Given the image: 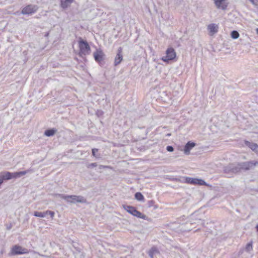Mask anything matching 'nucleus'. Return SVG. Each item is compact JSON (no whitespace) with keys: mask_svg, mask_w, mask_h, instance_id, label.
I'll use <instances>...</instances> for the list:
<instances>
[{"mask_svg":"<svg viewBox=\"0 0 258 258\" xmlns=\"http://www.w3.org/2000/svg\"><path fill=\"white\" fill-rule=\"evenodd\" d=\"M29 253L28 249L23 248L19 245H15L12 246L11 249L10 255H15L19 254H27Z\"/></svg>","mask_w":258,"mask_h":258,"instance_id":"obj_3","label":"nucleus"},{"mask_svg":"<svg viewBox=\"0 0 258 258\" xmlns=\"http://www.w3.org/2000/svg\"><path fill=\"white\" fill-rule=\"evenodd\" d=\"M245 144L254 151H258V145L255 143H251L247 141H244Z\"/></svg>","mask_w":258,"mask_h":258,"instance_id":"obj_15","label":"nucleus"},{"mask_svg":"<svg viewBox=\"0 0 258 258\" xmlns=\"http://www.w3.org/2000/svg\"><path fill=\"white\" fill-rule=\"evenodd\" d=\"M136 200L139 201H143L144 200V197L140 192H136L135 195Z\"/></svg>","mask_w":258,"mask_h":258,"instance_id":"obj_18","label":"nucleus"},{"mask_svg":"<svg viewBox=\"0 0 258 258\" xmlns=\"http://www.w3.org/2000/svg\"><path fill=\"white\" fill-rule=\"evenodd\" d=\"M97 166V164L96 163H93L90 164H89L88 166V168H91V167H96Z\"/></svg>","mask_w":258,"mask_h":258,"instance_id":"obj_26","label":"nucleus"},{"mask_svg":"<svg viewBox=\"0 0 258 258\" xmlns=\"http://www.w3.org/2000/svg\"><path fill=\"white\" fill-rule=\"evenodd\" d=\"M256 33L258 34V28H257V29H256Z\"/></svg>","mask_w":258,"mask_h":258,"instance_id":"obj_30","label":"nucleus"},{"mask_svg":"<svg viewBox=\"0 0 258 258\" xmlns=\"http://www.w3.org/2000/svg\"><path fill=\"white\" fill-rule=\"evenodd\" d=\"M166 149L169 152H172L174 150L172 146H168L167 147Z\"/></svg>","mask_w":258,"mask_h":258,"instance_id":"obj_25","label":"nucleus"},{"mask_svg":"<svg viewBox=\"0 0 258 258\" xmlns=\"http://www.w3.org/2000/svg\"><path fill=\"white\" fill-rule=\"evenodd\" d=\"M250 2L254 5L257 6L258 1L257 0H249Z\"/></svg>","mask_w":258,"mask_h":258,"instance_id":"obj_27","label":"nucleus"},{"mask_svg":"<svg viewBox=\"0 0 258 258\" xmlns=\"http://www.w3.org/2000/svg\"><path fill=\"white\" fill-rule=\"evenodd\" d=\"M258 164L257 161H250L243 164L242 168L245 170H249Z\"/></svg>","mask_w":258,"mask_h":258,"instance_id":"obj_12","label":"nucleus"},{"mask_svg":"<svg viewBox=\"0 0 258 258\" xmlns=\"http://www.w3.org/2000/svg\"><path fill=\"white\" fill-rule=\"evenodd\" d=\"M217 9L225 10L227 9L229 2L228 0H213Z\"/></svg>","mask_w":258,"mask_h":258,"instance_id":"obj_9","label":"nucleus"},{"mask_svg":"<svg viewBox=\"0 0 258 258\" xmlns=\"http://www.w3.org/2000/svg\"><path fill=\"white\" fill-rule=\"evenodd\" d=\"M196 146V144L191 142H188L185 146L184 148V153L186 155H188L190 153V151Z\"/></svg>","mask_w":258,"mask_h":258,"instance_id":"obj_13","label":"nucleus"},{"mask_svg":"<svg viewBox=\"0 0 258 258\" xmlns=\"http://www.w3.org/2000/svg\"><path fill=\"white\" fill-rule=\"evenodd\" d=\"M218 25L211 24L208 25V29L211 35H213L218 31Z\"/></svg>","mask_w":258,"mask_h":258,"instance_id":"obj_14","label":"nucleus"},{"mask_svg":"<svg viewBox=\"0 0 258 258\" xmlns=\"http://www.w3.org/2000/svg\"><path fill=\"white\" fill-rule=\"evenodd\" d=\"M159 251L158 250V249H157L156 247H153L151 248V249L149 251V254L150 255V256L153 258V256L156 253H158Z\"/></svg>","mask_w":258,"mask_h":258,"instance_id":"obj_19","label":"nucleus"},{"mask_svg":"<svg viewBox=\"0 0 258 258\" xmlns=\"http://www.w3.org/2000/svg\"><path fill=\"white\" fill-rule=\"evenodd\" d=\"M176 54L174 49L173 48H168L166 51V56L162 58V60L165 62H168L169 60L174 59L176 57Z\"/></svg>","mask_w":258,"mask_h":258,"instance_id":"obj_5","label":"nucleus"},{"mask_svg":"<svg viewBox=\"0 0 258 258\" xmlns=\"http://www.w3.org/2000/svg\"><path fill=\"white\" fill-rule=\"evenodd\" d=\"M122 207L128 213L135 217L145 220L147 219V216L145 215L138 211L134 207L127 205H123Z\"/></svg>","mask_w":258,"mask_h":258,"instance_id":"obj_2","label":"nucleus"},{"mask_svg":"<svg viewBox=\"0 0 258 258\" xmlns=\"http://www.w3.org/2000/svg\"><path fill=\"white\" fill-rule=\"evenodd\" d=\"M27 171H20L14 173H11L9 172H6L1 173L4 177V180H9L12 178H16L24 175L27 173Z\"/></svg>","mask_w":258,"mask_h":258,"instance_id":"obj_4","label":"nucleus"},{"mask_svg":"<svg viewBox=\"0 0 258 258\" xmlns=\"http://www.w3.org/2000/svg\"><path fill=\"white\" fill-rule=\"evenodd\" d=\"M231 36L233 39H237L239 36L238 32L236 31H233L231 33Z\"/></svg>","mask_w":258,"mask_h":258,"instance_id":"obj_21","label":"nucleus"},{"mask_svg":"<svg viewBox=\"0 0 258 258\" xmlns=\"http://www.w3.org/2000/svg\"><path fill=\"white\" fill-rule=\"evenodd\" d=\"M73 1L74 0H60L61 7L63 9H66L73 3Z\"/></svg>","mask_w":258,"mask_h":258,"instance_id":"obj_16","label":"nucleus"},{"mask_svg":"<svg viewBox=\"0 0 258 258\" xmlns=\"http://www.w3.org/2000/svg\"><path fill=\"white\" fill-rule=\"evenodd\" d=\"M79 53L80 56L82 57L90 54L91 48L87 41L82 39L79 41Z\"/></svg>","mask_w":258,"mask_h":258,"instance_id":"obj_1","label":"nucleus"},{"mask_svg":"<svg viewBox=\"0 0 258 258\" xmlns=\"http://www.w3.org/2000/svg\"><path fill=\"white\" fill-rule=\"evenodd\" d=\"M121 53H122V49L121 48H119V49H118V50L117 55L115 56V59H114V66H116L118 64H119L122 60L123 57H122V55Z\"/></svg>","mask_w":258,"mask_h":258,"instance_id":"obj_10","label":"nucleus"},{"mask_svg":"<svg viewBox=\"0 0 258 258\" xmlns=\"http://www.w3.org/2000/svg\"><path fill=\"white\" fill-rule=\"evenodd\" d=\"M64 199L72 203H85L86 200L82 197L77 196H67Z\"/></svg>","mask_w":258,"mask_h":258,"instance_id":"obj_8","label":"nucleus"},{"mask_svg":"<svg viewBox=\"0 0 258 258\" xmlns=\"http://www.w3.org/2000/svg\"><path fill=\"white\" fill-rule=\"evenodd\" d=\"M245 248L247 251H250L252 249V242H250L247 244L246 245Z\"/></svg>","mask_w":258,"mask_h":258,"instance_id":"obj_22","label":"nucleus"},{"mask_svg":"<svg viewBox=\"0 0 258 258\" xmlns=\"http://www.w3.org/2000/svg\"><path fill=\"white\" fill-rule=\"evenodd\" d=\"M100 168H109V167L107 166H100Z\"/></svg>","mask_w":258,"mask_h":258,"instance_id":"obj_29","label":"nucleus"},{"mask_svg":"<svg viewBox=\"0 0 258 258\" xmlns=\"http://www.w3.org/2000/svg\"><path fill=\"white\" fill-rule=\"evenodd\" d=\"M38 10L36 6L29 5L25 7L22 10V13L24 15H31L35 13Z\"/></svg>","mask_w":258,"mask_h":258,"instance_id":"obj_6","label":"nucleus"},{"mask_svg":"<svg viewBox=\"0 0 258 258\" xmlns=\"http://www.w3.org/2000/svg\"><path fill=\"white\" fill-rule=\"evenodd\" d=\"M46 215L49 214L51 218L52 219L54 216V212L51 211L47 210L46 211Z\"/></svg>","mask_w":258,"mask_h":258,"instance_id":"obj_23","label":"nucleus"},{"mask_svg":"<svg viewBox=\"0 0 258 258\" xmlns=\"http://www.w3.org/2000/svg\"><path fill=\"white\" fill-rule=\"evenodd\" d=\"M256 229H257V231L258 232V225L256 226Z\"/></svg>","mask_w":258,"mask_h":258,"instance_id":"obj_31","label":"nucleus"},{"mask_svg":"<svg viewBox=\"0 0 258 258\" xmlns=\"http://www.w3.org/2000/svg\"><path fill=\"white\" fill-rule=\"evenodd\" d=\"M104 54L101 50H97L94 53V57L95 60L98 62L102 61L103 58Z\"/></svg>","mask_w":258,"mask_h":258,"instance_id":"obj_11","label":"nucleus"},{"mask_svg":"<svg viewBox=\"0 0 258 258\" xmlns=\"http://www.w3.org/2000/svg\"><path fill=\"white\" fill-rule=\"evenodd\" d=\"M185 182L193 185H204L206 184L204 180L202 179L191 177H186L185 179Z\"/></svg>","mask_w":258,"mask_h":258,"instance_id":"obj_7","label":"nucleus"},{"mask_svg":"<svg viewBox=\"0 0 258 258\" xmlns=\"http://www.w3.org/2000/svg\"><path fill=\"white\" fill-rule=\"evenodd\" d=\"M98 150L97 149H93L92 150V155L94 157L96 156V153L97 152Z\"/></svg>","mask_w":258,"mask_h":258,"instance_id":"obj_24","label":"nucleus"},{"mask_svg":"<svg viewBox=\"0 0 258 258\" xmlns=\"http://www.w3.org/2000/svg\"><path fill=\"white\" fill-rule=\"evenodd\" d=\"M56 130L53 129V128L47 130L45 131V132L44 133V135L47 137L52 136L55 134V133H56Z\"/></svg>","mask_w":258,"mask_h":258,"instance_id":"obj_17","label":"nucleus"},{"mask_svg":"<svg viewBox=\"0 0 258 258\" xmlns=\"http://www.w3.org/2000/svg\"><path fill=\"white\" fill-rule=\"evenodd\" d=\"M4 180V177L2 175V174L0 173V185L3 182Z\"/></svg>","mask_w":258,"mask_h":258,"instance_id":"obj_28","label":"nucleus"},{"mask_svg":"<svg viewBox=\"0 0 258 258\" xmlns=\"http://www.w3.org/2000/svg\"><path fill=\"white\" fill-rule=\"evenodd\" d=\"M34 215L36 217L43 218V217H44L46 215V212H40L36 211L34 212Z\"/></svg>","mask_w":258,"mask_h":258,"instance_id":"obj_20","label":"nucleus"}]
</instances>
